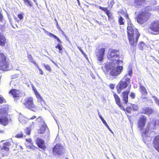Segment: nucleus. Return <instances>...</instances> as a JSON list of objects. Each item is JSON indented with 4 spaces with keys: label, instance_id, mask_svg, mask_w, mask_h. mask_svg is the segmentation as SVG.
Masks as SVG:
<instances>
[{
    "label": "nucleus",
    "instance_id": "12",
    "mask_svg": "<svg viewBox=\"0 0 159 159\" xmlns=\"http://www.w3.org/2000/svg\"><path fill=\"white\" fill-rule=\"evenodd\" d=\"M128 84L126 81H125L123 80H121L117 86V93H120L121 90L126 88Z\"/></svg>",
    "mask_w": 159,
    "mask_h": 159
},
{
    "label": "nucleus",
    "instance_id": "7",
    "mask_svg": "<svg viewBox=\"0 0 159 159\" xmlns=\"http://www.w3.org/2000/svg\"><path fill=\"white\" fill-rule=\"evenodd\" d=\"M151 31H149V33L154 34H159V21H155L151 23L149 27Z\"/></svg>",
    "mask_w": 159,
    "mask_h": 159
},
{
    "label": "nucleus",
    "instance_id": "39",
    "mask_svg": "<svg viewBox=\"0 0 159 159\" xmlns=\"http://www.w3.org/2000/svg\"><path fill=\"white\" fill-rule=\"evenodd\" d=\"M152 98L154 99L156 103L159 106V99L155 96H153Z\"/></svg>",
    "mask_w": 159,
    "mask_h": 159
},
{
    "label": "nucleus",
    "instance_id": "6",
    "mask_svg": "<svg viewBox=\"0 0 159 159\" xmlns=\"http://www.w3.org/2000/svg\"><path fill=\"white\" fill-rule=\"evenodd\" d=\"M9 66L6 56L2 53H0V69L2 70H8Z\"/></svg>",
    "mask_w": 159,
    "mask_h": 159
},
{
    "label": "nucleus",
    "instance_id": "16",
    "mask_svg": "<svg viewBox=\"0 0 159 159\" xmlns=\"http://www.w3.org/2000/svg\"><path fill=\"white\" fill-rule=\"evenodd\" d=\"M36 143L39 148L42 149H44L46 148L44 141L39 138L37 139L36 140Z\"/></svg>",
    "mask_w": 159,
    "mask_h": 159
},
{
    "label": "nucleus",
    "instance_id": "63",
    "mask_svg": "<svg viewBox=\"0 0 159 159\" xmlns=\"http://www.w3.org/2000/svg\"><path fill=\"white\" fill-rule=\"evenodd\" d=\"M20 148L22 149H23V148H22V147L20 146Z\"/></svg>",
    "mask_w": 159,
    "mask_h": 159
},
{
    "label": "nucleus",
    "instance_id": "9",
    "mask_svg": "<svg viewBox=\"0 0 159 159\" xmlns=\"http://www.w3.org/2000/svg\"><path fill=\"white\" fill-rule=\"evenodd\" d=\"M53 152L55 154L61 155L64 152V147L60 143H58L53 148Z\"/></svg>",
    "mask_w": 159,
    "mask_h": 159
},
{
    "label": "nucleus",
    "instance_id": "3",
    "mask_svg": "<svg viewBox=\"0 0 159 159\" xmlns=\"http://www.w3.org/2000/svg\"><path fill=\"white\" fill-rule=\"evenodd\" d=\"M156 122L155 120H152L149 122L147 128L145 129V131L142 134L143 140L145 143H147V138L150 139V137H152V134H154L155 132L152 131L156 128Z\"/></svg>",
    "mask_w": 159,
    "mask_h": 159
},
{
    "label": "nucleus",
    "instance_id": "38",
    "mask_svg": "<svg viewBox=\"0 0 159 159\" xmlns=\"http://www.w3.org/2000/svg\"><path fill=\"white\" fill-rule=\"evenodd\" d=\"M102 123H103V124L105 125L107 127V129H108V130L112 133H113V132L111 130V129L109 128V126H108V124H107V123L106 122V121L105 120L104 121L102 122Z\"/></svg>",
    "mask_w": 159,
    "mask_h": 159
},
{
    "label": "nucleus",
    "instance_id": "13",
    "mask_svg": "<svg viewBox=\"0 0 159 159\" xmlns=\"http://www.w3.org/2000/svg\"><path fill=\"white\" fill-rule=\"evenodd\" d=\"M34 91L35 96L38 99V102H39L40 103V105L43 107V108L46 109V108L44 107L46 104L45 102L43 99L42 97L36 89H34Z\"/></svg>",
    "mask_w": 159,
    "mask_h": 159
},
{
    "label": "nucleus",
    "instance_id": "32",
    "mask_svg": "<svg viewBox=\"0 0 159 159\" xmlns=\"http://www.w3.org/2000/svg\"><path fill=\"white\" fill-rule=\"evenodd\" d=\"M99 8L101 10L105 11L106 13L108 15L109 11L107 7H103L101 6H99Z\"/></svg>",
    "mask_w": 159,
    "mask_h": 159
},
{
    "label": "nucleus",
    "instance_id": "42",
    "mask_svg": "<svg viewBox=\"0 0 159 159\" xmlns=\"http://www.w3.org/2000/svg\"><path fill=\"white\" fill-rule=\"evenodd\" d=\"M130 77H131L132 75V68H129L128 71V74Z\"/></svg>",
    "mask_w": 159,
    "mask_h": 159
},
{
    "label": "nucleus",
    "instance_id": "50",
    "mask_svg": "<svg viewBox=\"0 0 159 159\" xmlns=\"http://www.w3.org/2000/svg\"><path fill=\"white\" fill-rule=\"evenodd\" d=\"M18 17L20 20L22 19L23 18V15L21 14H18Z\"/></svg>",
    "mask_w": 159,
    "mask_h": 159
},
{
    "label": "nucleus",
    "instance_id": "15",
    "mask_svg": "<svg viewBox=\"0 0 159 159\" xmlns=\"http://www.w3.org/2000/svg\"><path fill=\"white\" fill-rule=\"evenodd\" d=\"M130 90V89L129 88L128 89L123 92L121 94V96L122 100L125 104H126L128 102V95L129 92Z\"/></svg>",
    "mask_w": 159,
    "mask_h": 159
},
{
    "label": "nucleus",
    "instance_id": "40",
    "mask_svg": "<svg viewBox=\"0 0 159 159\" xmlns=\"http://www.w3.org/2000/svg\"><path fill=\"white\" fill-rule=\"evenodd\" d=\"M43 65L44 67L46 69V70H48L50 71H51V69L49 65H48V64H43Z\"/></svg>",
    "mask_w": 159,
    "mask_h": 159
},
{
    "label": "nucleus",
    "instance_id": "20",
    "mask_svg": "<svg viewBox=\"0 0 159 159\" xmlns=\"http://www.w3.org/2000/svg\"><path fill=\"white\" fill-rule=\"evenodd\" d=\"M154 148L159 152V136H156L154 140Z\"/></svg>",
    "mask_w": 159,
    "mask_h": 159
},
{
    "label": "nucleus",
    "instance_id": "54",
    "mask_svg": "<svg viewBox=\"0 0 159 159\" xmlns=\"http://www.w3.org/2000/svg\"><path fill=\"white\" fill-rule=\"evenodd\" d=\"M3 20L2 16L1 15L0 12V21H2Z\"/></svg>",
    "mask_w": 159,
    "mask_h": 159
},
{
    "label": "nucleus",
    "instance_id": "2",
    "mask_svg": "<svg viewBox=\"0 0 159 159\" xmlns=\"http://www.w3.org/2000/svg\"><path fill=\"white\" fill-rule=\"evenodd\" d=\"M118 64L115 63H107L104 67L102 68L104 71H109V75L111 76H116L120 74L123 69V67L119 66Z\"/></svg>",
    "mask_w": 159,
    "mask_h": 159
},
{
    "label": "nucleus",
    "instance_id": "51",
    "mask_svg": "<svg viewBox=\"0 0 159 159\" xmlns=\"http://www.w3.org/2000/svg\"><path fill=\"white\" fill-rule=\"evenodd\" d=\"M109 87L111 89H113L115 87V85L113 84H111L109 85Z\"/></svg>",
    "mask_w": 159,
    "mask_h": 159
},
{
    "label": "nucleus",
    "instance_id": "4",
    "mask_svg": "<svg viewBox=\"0 0 159 159\" xmlns=\"http://www.w3.org/2000/svg\"><path fill=\"white\" fill-rule=\"evenodd\" d=\"M120 52L118 50L114 49H109L108 52L107 58L110 61L108 63H115L118 64H122L123 61L120 58Z\"/></svg>",
    "mask_w": 159,
    "mask_h": 159
},
{
    "label": "nucleus",
    "instance_id": "34",
    "mask_svg": "<svg viewBox=\"0 0 159 159\" xmlns=\"http://www.w3.org/2000/svg\"><path fill=\"white\" fill-rule=\"evenodd\" d=\"M114 3V0H110L108 2V4L109 7L111 8L112 7Z\"/></svg>",
    "mask_w": 159,
    "mask_h": 159
},
{
    "label": "nucleus",
    "instance_id": "59",
    "mask_svg": "<svg viewBox=\"0 0 159 159\" xmlns=\"http://www.w3.org/2000/svg\"><path fill=\"white\" fill-rule=\"evenodd\" d=\"M97 111L98 112V116H99L101 115L100 114V112H99L98 110Z\"/></svg>",
    "mask_w": 159,
    "mask_h": 159
},
{
    "label": "nucleus",
    "instance_id": "57",
    "mask_svg": "<svg viewBox=\"0 0 159 159\" xmlns=\"http://www.w3.org/2000/svg\"><path fill=\"white\" fill-rule=\"evenodd\" d=\"M59 53H60L61 55L62 54V50H59Z\"/></svg>",
    "mask_w": 159,
    "mask_h": 159
},
{
    "label": "nucleus",
    "instance_id": "60",
    "mask_svg": "<svg viewBox=\"0 0 159 159\" xmlns=\"http://www.w3.org/2000/svg\"><path fill=\"white\" fill-rule=\"evenodd\" d=\"M51 61L54 64H56V63H55L52 60H51Z\"/></svg>",
    "mask_w": 159,
    "mask_h": 159
},
{
    "label": "nucleus",
    "instance_id": "43",
    "mask_svg": "<svg viewBox=\"0 0 159 159\" xmlns=\"http://www.w3.org/2000/svg\"><path fill=\"white\" fill-rule=\"evenodd\" d=\"M6 102L5 99L3 97L1 96H0V104L2 103L3 102Z\"/></svg>",
    "mask_w": 159,
    "mask_h": 159
},
{
    "label": "nucleus",
    "instance_id": "24",
    "mask_svg": "<svg viewBox=\"0 0 159 159\" xmlns=\"http://www.w3.org/2000/svg\"><path fill=\"white\" fill-rule=\"evenodd\" d=\"M14 97L17 98L19 97L18 91L15 89H13L10 92Z\"/></svg>",
    "mask_w": 159,
    "mask_h": 159
},
{
    "label": "nucleus",
    "instance_id": "14",
    "mask_svg": "<svg viewBox=\"0 0 159 159\" xmlns=\"http://www.w3.org/2000/svg\"><path fill=\"white\" fill-rule=\"evenodd\" d=\"M4 146L1 149V152H4L3 155H6L7 154L8 151L9 150V147L11 146V143L9 142H7L4 143Z\"/></svg>",
    "mask_w": 159,
    "mask_h": 159
},
{
    "label": "nucleus",
    "instance_id": "53",
    "mask_svg": "<svg viewBox=\"0 0 159 159\" xmlns=\"http://www.w3.org/2000/svg\"><path fill=\"white\" fill-rule=\"evenodd\" d=\"M99 117L101 119V120L102 122H103V121H104L105 120H104V119L102 117V116L101 115L99 116Z\"/></svg>",
    "mask_w": 159,
    "mask_h": 159
},
{
    "label": "nucleus",
    "instance_id": "33",
    "mask_svg": "<svg viewBox=\"0 0 159 159\" xmlns=\"http://www.w3.org/2000/svg\"><path fill=\"white\" fill-rule=\"evenodd\" d=\"M131 107L134 111H137L138 109V106L137 104H131Z\"/></svg>",
    "mask_w": 159,
    "mask_h": 159
},
{
    "label": "nucleus",
    "instance_id": "56",
    "mask_svg": "<svg viewBox=\"0 0 159 159\" xmlns=\"http://www.w3.org/2000/svg\"><path fill=\"white\" fill-rule=\"evenodd\" d=\"M155 121L156 122V124L159 125V119L156 120Z\"/></svg>",
    "mask_w": 159,
    "mask_h": 159
},
{
    "label": "nucleus",
    "instance_id": "58",
    "mask_svg": "<svg viewBox=\"0 0 159 159\" xmlns=\"http://www.w3.org/2000/svg\"><path fill=\"white\" fill-rule=\"evenodd\" d=\"M91 75L93 79H95V77L93 75V74H91Z\"/></svg>",
    "mask_w": 159,
    "mask_h": 159
},
{
    "label": "nucleus",
    "instance_id": "47",
    "mask_svg": "<svg viewBox=\"0 0 159 159\" xmlns=\"http://www.w3.org/2000/svg\"><path fill=\"white\" fill-rule=\"evenodd\" d=\"M19 75V74H14L11 76V78L12 79L16 78L18 77Z\"/></svg>",
    "mask_w": 159,
    "mask_h": 159
},
{
    "label": "nucleus",
    "instance_id": "26",
    "mask_svg": "<svg viewBox=\"0 0 159 159\" xmlns=\"http://www.w3.org/2000/svg\"><path fill=\"white\" fill-rule=\"evenodd\" d=\"M114 96L115 98L116 104L119 106H120V98H119V97L115 93L114 94Z\"/></svg>",
    "mask_w": 159,
    "mask_h": 159
},
{
    "label": "nucleus",
    "instance_id": "8",
    "mask_svg": "<svg viewBox=\"0 0 159 159\" xmlns=\"http://www.w3.org/2000/svg\"><path fill=\"white\" fill-rule=\"evenodd\" d=\"M22 102L27 108L31 110H33V109L35 107L33 103V98L31 97L26 98L22 100Z\"/></svg>",
    "mask_w": 159,
    "mask_h": 159
},
{
    "label": "nucleus",
    "instance_id": "23",
    "mask_svg": "<svg viewBox=\"0 0 159 159\" xmlns=\"http://www.w3.org/2000/svg\"><path fill=\"white\" fill-rule=\"evenodd\" d=\"M26 142L25 143V145L27 147L29 148H31L32 146L33 145L32 141L30 139H26Z\"/></svg>",
    "mask_w": 159,
    "mask_h": 159
},
{
    "label": "nucleus",
    "instance_id": "35",
    "mask_svg": "<svg viewBox=\"0 0 159 159\" xmlns=\"http://www.w3.org/2000/svg\"><path fill=\"white\" fill-rule=\"evenodd\" d=\"M24 1L26 5L30 7L32 6V5L31 2H30L29 0H24Z\"/></svg>",
    "mask_w": 159,
    "mask_h": 159
},
{
    "label": "nucleus",
    "instance_id": "61",
    "mask_svg": "<svg viewBox=\"0 0 159 159\" xmlns=\"http://www.w3.org/2000/svg\"><path fill=\"white\" fill-rule=\"evenodd\" d=\"M112 153V155L113 156V158H114V159H116V158L114 157V155L112 153Z\"/></svg>",
    "mask_w": 159,
    "mask_h": 159
},
{
    "label": "nucleus",
    "instance_id": "41",
    "mask_svg": "<svg viewBox=\"0 0 159 159\" xmlns=\"http://www.w3.org/2000/svg\"><path fill=\"white\" fill-rule=\"evenodd\" d=\"M27 57L28 58V60H29V61L30 62H31L32 63H35V62H34L33 61V57L31 55H30V54L28 55L27 56Z\"/></svg>",
    "mask_w": 159,
    "mask_h": 159
},
{
    "label": "nucleus",
    "instance_id": "18",
    "mask_svg": "<svg viewBox=\"0 0 159 159\" xmlns=\"http://www.w3.org/2000/svg\"><path fill=\"white\" fill-rule=\"evenodd\" d=\"M2 116L4 117L3 118H0V123L1 124L3 125L4 126H6L8 123V119L6 117L7 113L4 112L2 114Z\"/></svg>",
    "mask_w": 159,
    "mask_h": 159
},
{
    "label": "nucleus",
    "instance_id": "5",
    "mask_svg": "<svg viewBox=\"0 0 159 159\" xmlns=\"http://www.w3.org/2000/svg\"><path fill=\"white\" fill-rule=\"evenodd\" d=\"M150 8L148 7L144 10L141 11L137 17V20L138 23L142 24L148 20L149 15V13L148 12V10Z\"/></svg>",
    "mask_w": 159,
    "mask_h": 159
},
{
    "label": "nucleus",
    "instance_id": "52",
    "mask_svg": "<svg viewBox=\"0 0 159 159\" xmlns=\"http://www.w3.org/2000/svg\"><path fill=\"white\" fill-rule=\"evenodd\" d=\"M7 17L10 22L11 23V20H12L11 17L9 14H7Z\"/></svg>",
    "mask_w": 159,
    "mask_h": 159
},
{
    "label": "nucleus",
    "instance_id": "64",
    "mask_svg": "<svg viewBox=\"0 0 159 159\" xmlns=\"http://www.w3.org/2000/svg\"><path fill=\"white\" fill-rule=\"evenodd\" d=\"M2 110H0V114H1V113L2 112Z\"/></svg>",
    "mask_w": 159,
    "mask_h": 159
},
{
    "label": "nucleus",
    "instance_id": "27",
    "mask_svg": "<svg viewBox=\"0 0 159 159\" xmlns=\"http://www.w3.org/2000/svg\"><path fill=\"white\" fill-rule=\"evenodd\" d=\"M36 120L39 124L40 125H42L46 124L44 122L43 119L41 116H39L37 119Z\"/></svg>",
    "mask_w": 159,
    "mask_h": 159
},
{
    "label": "nucleus",
    "instance_id": "55",
    "mask_svg": "<svg viewBox=\"0 0 159 159\" xmlns=\"http://www.w3.org/2000/svg\"><path fill=\"white\" fill-rule=\"evenodd\" d=\"M38 68L39 70L40 74L42 75H43V71L40 68H39V67H38Z\"/></svg>",
    "mask_w": 159,
    "mask_h": 159
},
{
    "label": "nucleus",
    "instance_id": "21",
    "mask_svg": "<svg viewBox=\"0 0 159 159\" xmlns=\"http://www.w3.org/2000/svg\"><path fill=\"white\" fill-rule=\"evenodd\" d=\"M40 126H41V127L39 132L40 134H43L45 132V131L48 129V128L46 124L42 125H41Z\"/></svg>",
    "mask_w": 159,
    "mask_h": 159
},
{
    "label": "nucleus",
    "instance_id": "36",
    "mask_svg": "<svg viewBox=\"0 0 159 159\" xmlns=\"http://www.w3.org/2000/svg\"><path fill=\"white\" fill-rule=\"evenodd\" d=\"M25 132L27 135H29L30 134V128H27L25 129Z\"/></svg>",
    "mask_w": 159,
    "mask_h": 159
},
{
    "label": "nucleus",
    "instance_id": "25",
    "mask_svg": "<svg viewBox=\"0 0 159 159\" xmlns=\"http://www.w3.org/2000/svg\"><path fill=\"white\" fill-rule=\"evenodd\" d=\"M44 30L45 31V33L46 32H47V33H48V31H47L46 30ZM48 35L50 37H51V36H52V37H54L55 39H56L57 40V41L59 43H61V40H60V39L56 35H55L54 34H53L50 33H49V32H48Z\"/></svg>",
    "mask_w": 159,
    "mask_h": 159
},
{
    "label": "nucleus",
    "instance_id": "29",
    "mask_svg": "<svg viewBox=\"0 0 159 159\" xmlns=\"http://www.w3.org/2000/svg\"><path fill=\"white\" fill-rule=\"evenodd\" d=\"M128 75L126 74L125 75L124 78L121 79V80H123L125 81H126L127 83L129 84L130 83V78L127 77Z\"/></svg>",
    "mask_w": 159,
    "mask_h": 159
},
{
    "label": "nucleus",
    "instance_id": "17",
    "mask_svg": "<svg viewBox=\"0 0 159 159\" xmlns=\"http://www.w3.org/2000/svg\"><path fill=\"white\" fill-rule=\"evenodd\" d=\"M35 116H33L32 117L29 119V120L31 119L33 120L35 119L36 118ZM28 119L27 118L25 117L22 114H20L19 115V121L22 124H25Z\"/></svg>",
    "mask_w": 159,
    "mask_h": 159
},
{
    "label": "nucleus",
    "instance_id": "22",
    "mask_svg": "<svg viewBox=\"0 0 159 159\" xmlns=\"http://www.w3.org/2000/svg\"><path fill=\"white\" fill-rule=\"evenodd\" d=\"M5 43L6 39L5 37L0 33V45L4 46Z\"/></svg>",
    "mask_w": 159,
    "mask_h": 159
},
{
    "label": "nucleus",
    "instance_id": "31",
    "mask_svg": "<svg viewBox=\"0 0 159 159\" xmlns=\"http://www.w3.org/2000/svg\"><path fill=\"white\" fill-rule=\"evenodd\" d=\"M152 112L153 110L151 108H146L145 111V113L148 115H150Z\"/></svg>",
    "mask_w": 159,
    "mask_h": 159
},
{
    "label": "nucleus",
    "instance_id": "48",
    "mask_svg": "<svg viewBox=\"0 0 159 159\" xmlns=\"http://www.w3.org/2000/svg\"><path fill=\"white\" fill-rule=\"evenodd\" d=\"M132 108L130 107H127L126 108V111L127 112L130 113L131 110Z\"/></svg>",
    "mask_w": 159,
    "mask_h": 159
},
{
    "label": "nucleus",
    "instance_id": "1",
    "mask_svg": "<svg viewBox=\"0 0 159 159\" xmlns=\"http://www.w3.org/2000/svg\"><path fill=\"white\" fill-rule=\"evenodd\" d=\"M127 30L128 38L130 45L131 46H136L140 36L138 30L134 27L132 24L129 22L128 23Z\"/></svg>",
    "mask_w": 159,
    "mask_h": 159
},
{
    "label": "nucleus",
    "instance_id": "19",
    "mask_svg": "<svg viewBox=\"0 0 159 159\" xmlns=\"http://www.w3.org/2000/svg\"><path fill=\"white\" fill-rule=\"evenodd\" d=\"M146 0H134V4L136 7L139 8L143 5Z\"/></svg>",
    "mask_w": 159,
    "mask_h": 159
},
{
    "label": "nucleus",
    "instance_id": "49",
    "mask_svg": "<svg viewBox=\"0 0 159 159\" xmlns=\"http://www.w3.org/2000/svg\"><path fill=\"white\" fill-rule=\"evenodd\" d=\"M144 43L143 42H142L140 44V49L141 50H143V47L144 45Z\"/></svg>",
    "mask_w": 159,
    "mask_h": 159
},
{
    "label": "nucleus",
    "instance_id": "10",
    "mask_svg": "<svg viewBox=\"0 0 159 159\" xmlns=\"http://www.w3.org/2000/svg\"><path fill=\"white\" fill-rule=\"evenodd\" d=\"M147 119L146 116L143 115H141L139 117L138 122V126L139 130H142L145 126Z\"/></svg>",
    "mask_w": 159,
    "mask_h": 159
},
{
    "label": "nucleus",
    "instance_id": "44",
    "mask_svg": "<svg viewBox=\"0 0 159 159\" xmlns=\"http://www.w3.org/2000/svg\"><path fill=\"white\" fill-rule=\"evenodd\" d=\"M23 137V135L21 133H18L16 134L15 136V137L17 138H21Z\"/></svg>",
    "mask_w": 159,
    "mask_h": 159
},
{
    "label": "nucleus",
    "instance_id": "30",
    "mask_svg": "<svg viewBox=\"0 0 159 159\" xmlns=\"http://www.w3.org/2000/svg\"><path fill=\"white\" fill-rule=\"evenodd\" d=\"M118 21L120 25H123L124 23L125 20L122 16H120L119 18Z\"/></svg>",
    "mask_w": 159,
    "mask_h": 159
},
{
    "label": "nucleus",
    "instance_id": "46",
    "mask_svg": "<svg viewBox=\"0 0 159 159\" xmlns=\"http://www.w3.org/2000/svg\"><path fill=\"white\" fill-rule=\"evenodd\" d=\"M130 96L132 98L134 99L135 96V94L131 92L130 94Z\"/></svg>",
    "mask_w": 159,
    "mask_h": 159
},
{
    "label": "nucleus",
    "instance_id": "62",
    "mask_svg": "<svg viewBox=\"0 0 159 159\" xmlns=\"http://www.w3.org/2000/svg\"><path fill=\"white\" fill-rule=\"evenodd\" d=\"M33 1H34V2L35 3H36L37 4V2H36V0H33Z\"/></svg>",
    "mask_w": 159,
    "mask_h": 159
},
{
    "label": "nucleus",
    "instance_id": "11",
    "mask_svg": "<svg viewBox=\"0 0 159 159\" xmlns=\"http://www.w3.org/2000/svg\"><path fill=\"white\" fill-rule=\"evenodd\" d=\"M105 51V48H102L100 49L98 51V52L97 53V59L99 61L98 63L99 65H101L102 64V61L104 59Z\"/></svg>",
    "mask_w": 159,
    "mask_h": 159
},
{
    "label": "nucleus",
    "instance_id": "37",
    "mask_svg": "<svg viewBox=\"0 0 159 159\" xmlns=\"http://www.w3.org/2000/svg\"><path fill=\"white\" fill-rule=\"evenodd\" d=\"M55 48H56L58 49L59 50H62L63 47L62 45L60 43H58L55 46Z\"/></svg>",
    "mask_w": 159,
    "mask_h": 159
},
{
    "label": "nucleus",
    "instance_id": "28",
    "mask_svg": "<svg viewBox=\"0 0 159 159\" xmlns=\"http://www.w3.org/2000/svg\"><path fill=\"white\" fill-rule=\"evenodd\" d=\"M140 86L141 89V92L143 95H146L147 93L146 89L143 86L140 84Z\"/></svg>",
    "mask_w": 159,
    "mask_h": 159
},
{
    "label": "nucleus",
    "instance_id": "45",
    "mask_svg": "<svg viewBox=\"0 0 159 159\" xmlns=\"http://www.w3.org/2000/svg\"><path fill=\"white\" fill-rule=\"evenodd\" d=\"M79 49V50L81 52L82 54L84 55V56L85 57L86 56H87V55L81 49V47H80L79 46L77 47Z\"/></svg>",
    "mask_w": 159,
    "mask_h": 159
}]
</instances>
